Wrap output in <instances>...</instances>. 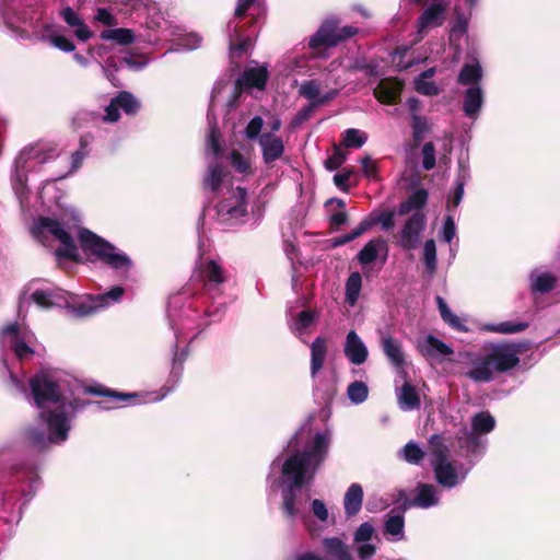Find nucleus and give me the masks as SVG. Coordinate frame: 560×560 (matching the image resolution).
I'll return each instance as SVG.
<instances>
[{"label":"nucleus","mask_w":560,"mask_h":560,"mask_svg":"<svg viewBox=\"0 0 560 560\" xmlns=\"http://www.w3.org/2000/svg\"><path fill=\"white\" fill-rule=\"evenodd\" d=\"M125 293V290L122 287L116 285L113 287L109 291L96 294V295H89L88 302L80 303L75 306V313L78 316H88L100 308H103L109 304V301L117 302Z\"/></svg>","instance_id":"9b49d317"},{"label":"nucleus","mask_w":560,"mask_h":560,"mask_svg":"<svg viewBox=\"0 0 560 560\" xmlns=\"http://www.w3.org/2000/svg\"><path fill=\"white\" fill-rule=\"evenodd\" d=\"M465 178L462 176H458L456 179V187L453 192L452 198L448 200L447 208L451 210V208H457L463 199L464 196V186H465Z\"/></svg>","instance_id":"bf43d9fd"},{"label":"nucleus","mask_w":560,"mask_h":560,"mask_svg":"<svg viewBox=\"0 0 560 560\" xmlns=\"http://www.w3.org/2000/svg\"><path fill=\"white\" fill-rule=\"evenodd\" d=\"M83 393L89 394V395H94V396L107 397V398H112V399H115L118 401H128V400L138 398V394H136V393H131V394L120 393V392L105 387L100 384L85 386L83 388Z\"/></svg>","instance_id":"c756f323"},{"label":"nucleus","mask_w":560,"mask_h":560,"mask_svg":"<svg viewBox=\"0 0 560 560\" xmlns=\"http://www.w3.org/2000/svg\"><path fill=\"white\" fill-rule=\"evenodd\" d=\"M140 108L141 103L132 93L120 91L105 107L103 120L110 124L117 122L120 118L119 109L124 110L127 115H137Z\"/></svg>","instance_id":"6e6552de"},{"label":"nucleus","mask_w":560,"mask_h":560,"mask_svg":"<svg viewBox=\"0 0 560 560\" xmlns=\"http://www.w3.org/2000/svg\"><path fill=\"white\" fill-rule=\"evenodd\" d=\"M483 103L482 91L479 86H472L466 90L464 95L463 110L467 117L476 116L481 109Z\"/></svg>","instance_id":"cd10ccee"},{"label":"nucleus","mask_w":560,"mask_h":560,"mask_svg":"<svg viewBox=\"0 0 560 560\" xmlns=\"http://www.w3.org/2000/svg\"><path fill=\"white\" fill-rule=\"evenodd\" d=\"M363 502V489L359 483H352L346 491L343 499L345 513L348 517L357 515Z\"/></svg>","instance_id":"5701e85b"},{"label":"nucleus","mask_w":560,"mask_h":560,"mask_svg":"<svg viewBox=\"0 0 560 560\" xmlns=\"http://www.w3.org/2000/svg\"><path fill=\"white\" fill-rule=\"evenodd\" d=\"M259 144L261 147L262 160L266 164L273 163L284 153L282 139L271 132L260 135Z\"/></svg>","instance_id":"4468645a"},{"label":"nucleus","mask_w":560,"mask_h":560,"mask_svg":"<svg viewBox=\"0 0 560 560\" xmlns=\"http://www.w3.org/2000/svg\"><path fill=\"white\" fill-rule=\"evenodd\" d=\"M31 299L42 308L48 310L55 305H59V302L54 300V294H50L48 290H35L32 293Z\"/></svg>","instance_id":"09e8293b"},{"label":"nucleus","mask_w":560,"mask_h":560,"mask_svg":"<svg viewBox=\"0 0 560 560\" xmlns=\"http://www.w3.org/2000/svg\"><path fill=\"white\" fill-rule=\"evenodd\" d=\"M327 354V339L318 336L311 345V374L315 377L323 369Z\"/></svg>","instance_id":"412c9836"},{"label":"nucleus","mask_w":560,"mask_h":560,"mask_svg":"<svg viewBox=\"0 0 560 560\" xmlns=\"http://www.w3.org/2000/svg\"><path fill=\"white\" fill-rule=\"evenodd\" d=\"M382 349L387 359L396 368H402L405 364V355L401 345L398 340L387 335L382 338Z\"/></svg>","instance_id":"a878e982"},{"label":"nucleus","mask_w":560,"mask_h":560,"mask_svg":"<svg viewBox=\"0 0 560 560\" xmlns=\"http://www.w3.org/2000/svg\"><path fill=\"white\" fill-rule=\"evenodd\" d=\"M88 142L84 138L80 139V148L71 154V168L73 171L82 166L83 160L88 155Z\"/></svg>","instance_id":"4d7b16f0"},{"label":"nucleus","mask_w":560,"mask_h":560,"mask_svg":"<svg viewBox=\"0 0 560 560\" xmlns=\"http://www.w3.org/2000/svg\"><path fill=\"white\" fill-rule=\"evenodd\" d=\"M300 94L312 102L316 101L319 95V86L317 82L314 80L305 81L300 89Z\"/></svg>","instance_id":"e2e57ef3"},{"label":"nucleus","mask_w":560,"mask_h":560,"mask_svg":"<svg viewBox=\"0 0 560 560\" xmlns=\"http://www.w3.org/2000/svg\"><path fill=\"white\" fill-rule=\"evenodd\" d=\"M230 162L232 167L241 174H249L252 173V166L248 161L241 152L237 150H232L230 154Z\"/></svg>","instance_id":"de8ad7c7"},{"label":"nucleus","mask_w":560,"mask_h":560,"mask_svg":"<svg viewBox=\"0 0 560 560\" xmlns=\"http://www.w3.org/2000/svg\"><path fill=\"white\" fill-rule=\"evenodd\" d=\"M185 359H186V352H184V351L180 354H177V353L175 354V357L173 359V368H172V371L170 374V380H168V382H172L173 384L171 386L164 385L161 388V392H162L161 398L165 397L171 392H173L174 387L178 384V382L182 377Z\"/></svg>","instance_id":"2f4dec72"},{"label":"nucleus","mask_w":560,"mask_h":560,"mask_svg":"<svg viewBox=\"0 0 560 560\" xmlns=\"http://www.w3.org/2000/svg\"><path fill=\"white\" fill-rule=\"evenodd\" d=\"M427 215L422 211L413 212L405 222L400 237L399 246L405 250H412L418 247L422 231L425 228Z\"/></svg>","instance_id":"9d476101"},{"label":"nucleus","mask_w":560,"mask_h":560,"mask_svg":"<svg viewBox=\"0 0 560 560\" xmlns=\"http://www.w3.org/2000/svg\"><path fill=\"white\" fill-rule=\"evenodd\" d=\"M468 21L463 14H457L456 21L451 28L450 43L453 44L455 36H462L467 32Z\"/></svg>","instance_id":"13d9d810"},{"label":"nucleus","mask_w":560,"mask_h":560,"mask_svg":"<svg viewBox=\"0 0 560 560\" xmlns=\"http://www.w3.org/2000/svg\"><path fill=\"white\" fill-rule=\"evenodd\" d=\"M343 351L348 360L355 365L363 364L369 355L365 345L354 330L348 332Z\"/></svg>","instance_id":"dca6fc26"},{"label":"nucleus","mask_w":560,"mask_h":560,"mask_svg":"<svg viewBox=\"0 0 560 560\" xmlns=\"http://www.w3.org/2000/svg\"><path fill=\"white\" fill-rule=\"evenodd\" d=\"M329 448V441L324 433L314 435L311 450L298 452L285 459L282 465V475L291 478L290 485L282 491V511L289 518H294L299 514L296 508V491L305 483V476L310 467L313 471L310 478L325 460Z\"/></svg>","instance_id":"f257e3e1"},{"label":"nucleus","mask_w":560,"mask_h":560,"mask_svg":"<svg viewBox=\"0 0 560 560\" xmlns=\"http://www.w3.org/2000/svg\"><path fill=\"white\" fill-rule=\"evenodd\" d=\"M495 420L487 411L478 412L474 416L471 427L477 434H487L494 429Z\"/></svg>","instance_id":"72a5a7b5"},{"label":"nucleus","mask_w":560,"mask_h":560,"mask_svg":"<svg viewBox=\"0 0 560 560\" xmlns=\"http://www.w3.org/2000/svg\"><path fill=\"white\" fill-rule=\"evenodd\" d=\"M435 480L444 488H454L458 483V474L450 462L438 463L433 466Z\"/></svg>","instance_id":"393cba45"},{"label":"nucleus","mask_w":560,"mask_h":560,"mask_svg":"<svg viewBox=\"0 0 560 560\" xmlns=\"http://www.w3.org/2000/svg\"><path fill=\"white\" fill-rule=\"evenodd\" d=\"M357 33V27L351 25L341 27L338 20L329 19L323 22L316 33L310 38L308 47L312 49L335 47Z\"/></svg>","instance_id":"423d86ee"},{"label":"nucleus","mask_w":560,"mask_h":560,"mask_svg":"<svg viewBox=\"0 0 560 560\" xmlns=\"http://www.w3.org/2000/svg\"><path fill=\"white\" fill-rule=\"evenodd\" d=\"M448 2L446 0H433L432 3L417 19V33L420 39L429 28L442 26L446 20Z\"/></svg>","instance_id":"1a4fd4ad"},{"label":"nucleus","mask_w":560,"mask_h":560,"mask_svg":"<svg viewBox=\"0 0 560 560\" xmlns=\"http://www.w3.org/2000/svg\"><path fill=\"white\" fill-rule=\"evenodd\" d=\"M424 456L423 450L413 441H409L401 450L402 459L412 465H419Z\"/></svg>","instance_id":"58836bf2"},{"label":"nucleus","mask_w":560,"mask_h":560,"mask_svg":"<svg viewBox=\"0 0 560 560\" xmlns=\"http://www.w3.org/2000/svg\"><path fill=\"white\" fill-rule=\"evenodd\" d=\"M420 351L424 357L428 358L450 355L454 352L450 346L432 335L425 337L423 343L420 345Z\"/></svg>","instance_id":"bb28decb"},{"label":"nucleus","mask_w":560,"mask_h":560,"mask_svg":"<svg viewBox=\"0 0 560 560\" xmlns=\"http://www.w3.org/2000/svg\"><path fill=\"white\" fill-rule=\"evenodd\" d=\"M30 388L35 405L40 409L48 404H63L58 383L46 375L36 374L31 377Z\"/></svg>","instance_id":"0eeeda50"},{"label":"nucleus","mask_w":560,"mask_h":560,"mask_svg":"<svg viewBox=\"0 0 560 560\" xmlns=\"http://www.w3.org/2000/svg\"><path fill=\"white\" fill-rule=\"evenodd\" d=\"M404 82L398 78L381 79L374 89L375 98L386 105H395L400 102Z\"/></svg>","instance_id":"ddd939ff"},{"label":"nucleus","mask_w":560,"mask_h":560,"mask_svg":"<svg viewBox=\"0 0 560 560\" xmlns=\"http://www.w3.org/2000/svg\"><path fill=\"white\" fill-rule=\"evenodd\" d=\"M28 441L38 448H44L47 443L55 442L54 436H47L46 433L39 429L31 428L26 431Z\"/></svg>","instance_id":"8fccbe9b"},{"label":"nucleus","mask_w":560,"mask_h":560,"mask_svg":"<svg viewBox=\"0 0 560 560\" xmlns=\"http://www.w3.org/2000/svg\"><path fill=\"white\" fill-rule=\"evenodd\" d=\"M269 78V72L266 67L248 68L245 69L243 74L238 78L240 81L248 89L265 90Z\"/></svg>","instance_id":"6ab92c4d"},{"label":"nucleus","mask_w":560,"mask_h":560,"mask_svg":"<svg viewBox=\"0 0 560 560\" xmlns=\"http://www.w3.org/2000/svg\"><path fill=\"white\" fill-rule=\"evenodd\" d=\"M19 360H25L34 354V350L21 338L10 345Z\"/></svg>","instance_id":"6e6d98bb"},{"label":"nucleus","mask_w":560,"mask_h":560,"mask_svg":"<svg viewBox=\"0 0 560 560\" xmlns=\"http://www.w3.org/2000/svg\"><path fill=\"white\" fill-rule=\"evenodd\" d=\"M397 399L400 409L405 411L419 409L421 406L419 392L417 387L409 382L404 383L398 389Z\"/></svg>","instance_id":"f3484780"},{"label":"nucleus","mask_w":560,"mask_h":560,"mask_svg":"<svg viewBox=\"0 0 560 560\" xmlns=\"http://www.w3.org/2000/svg\"><path fill=\"white\" fill-rule=\"evenodd\" d=\"M347 160V154L340 149L339 145L334 144L332 154L324 162V166L327 171L338 170Z\"/></svg>","instance_id":"3c124183"},{"label":"nucleus","mask_w":560,"mask_h":560,"mask_svg":"<svg viewBox=\"0 0 560 560\" xmlns=\"http://www.w3.org/2000/svg\"><path fill=\"white\" fill-rule=\"evenodd\" d=\"M264 126V119L260 116H254L245 128V135L248 139H256L259 137Z\"/></svg>","instance_id":"052dcab7"},{"label":"nucleus","mask_w":560,"mask_h":560,"mask_svg":"<svg viewBox=\"0 0 560 560\" xmlns=\"http://www.w3.org/2000/svg\"><path fill=\"white\" fill-rule=\"evenodd\" d=\"M60 14L69 26L75 27L74 34L78 39L86 42L93 36V33L90 31L88 25L72 8L67 7L62 9Z\"/></svg>","instance_id":"aec40b11"},{"label":"nucleus","mask_w":560,"mask_h":560,"mask_svg":"<svg viewBox=\"0 0 560 560\" xmlns=\"http://www.w3.org/2000/svg\"><path fill=\"white\" fill-rule=\"evenodd\" d=\"M520 364V358L510 353L504 343H498L482 357L472 362V368L464 375L476 383H489L494 380V372L505 373Z\"/></svg>","instance_id":"f03ea898"},{"label":"nucleus","mask_w":560,"mask_h":560,"mask_svg":"<svg viewBox=\"0 0 560 560\" xmlns=\"http://www.w3.org/2000/svg\"><path fill=\"white\" fill-rule=\"evenodd\" d=\"M326 552L336 560H352L350 548L338 537H329L323 540Z\"/></svg>","instance_id":"c85d7f7f"},{"label":"nucleus","mask_w":560,"mask_h":560,"mask_svg":"<svg viewBox=\"0 0 560 560\" xmlns=\"http://www.w3.org/2000/svg\"><path fill=\"white\" fill-rule=\"evenodd\" d=\"M423 262L425 272L430 276L436 271V246L433 238L427 240L423 246Z\"/></svg>","instance_id":"c9c22d12"},{"label":"nucleus","mask_w":560,"mask_h":560,"mask_svg":"<svg viewBox=\"0 0 560 560\" xmlns=\"http://www.w3.org/2000/svg\"><path fill=\"white\" fill-rule=\"evenodd\" d=\"M226 175L228 172L220 163L214 162L209 164L202 180L203 188L210 189L212 192L217 194L221 189Z\"/></svg>","instance_id":"b1692460"},{"label":"nucleus","mask_w":560,"mask_h":560,"mask_svg":"<svg viewBox=\"0 0 560 560\" xmlns=\"http://www.w3.org/2000/svg\"><path fill=\"white\" fill-rule=\"evenodd\" d=\"M430 444L432 447V466L438 465V463L447 462L448 456V447L443 443L442 438L438 434L432 435L430 439Z\"/></svg>","instance_id":"4c0bfd02"},{"label":"nucleus","mask_w":560,"mask_h":560,"mask_svg":"<svg viewBox=\"0 0 560 560\" xmlns=\"http://www.w3.org/2000/svg\"><path fill=\"white\" fill-rule=\"evenodd\" d=\"M373 534L374 527L368 522L362 523L354 533V541H369L372 538Z\"/></svg>","instance_id":"338daca9"},{"label":"nucleus","mask_w":560,"mask_h":560,"mask_svg":"<svg viewBox=\"0 0 560 560\" xmlns=\"http://www.w3.org/2000/svg\"><path fill=\"white\" fill-rule=\"evenodd\" d=\"M348 397L354 404L363 402L369 395V389L365 383L355 381L348 386Z\"/></svg>","instance_id":"a18cd8bd"},{"label":"nucleus","mask_w":560,"mask_h":560,"mask_svg":"<svg viewBox=\"0 0 560 560\" xmlns=\"http://www.w3.org/2000/svg\"><path fill=\"white\" fill-rule=\"evenodd\" d=\"M412 137L416 142L423 140L424 133L429 130L427 118L418 114L411 115Z\"/></svg>","instance_id":"49530a36"},{"label":"nucleus","mask_w":560,"mask_h":560,"mask_svg":"<svg viewBox=\"0 0 560 560\" xmlns=\"http://www.w3.org/2000/svg\"><path fill=\"white\" fill-rule=\"evenodd\" d=\"M40 417L47 422L48 429L54 436L55 442L65 441L68 438L70 425L66 411V405L61 404L57 409L43 411Z\"/></svg>","instance_id":"f8f14e48"},{"label":"nucleus","mask_w":560,"mask_h":560,"mask_svg":"<svg viewBox=\"0 0 560 560\" xmlns=\"http://www.w3.org/2000/svg\"><path fill=\"white\" fill-rule=\"evenodd\" d=\"M557 279L550 272H545L535 279L532 284V290L534 292L547 293L556 288Z\"/></svg>","instance_id":"37998d69"},{"label":"nucleus","mask_w":560,"mask_h":560,"mask_svg":"<svg viewBox=\"0 0 560 560\" xmlns=\"http://www.w3.org/2000/svg\"><path fill=\"white\" fill-rule=\"evenodd\" d=\"M529 324L526 322H502L489 325L488 330L497 334H516L526 330Z\"/></svg>","instance_id":"a19ab883"},{"label":"nucleus","mask_w":560,"mask_h":560,"mask_svg":"<svg viewBox=\"0 0 560 560\" xmlns=\"http://www.w3.org/2000/svg\"><path fill=\"white\" fill-rule=\"evenodd\" d=\"M353 168H345L343 172L338 173L334 176V184L343 192H348L350 190V186L348 185V180L353 175Z\"/></svg>","instance_id":"680f3d73"},{"label":"nucleus","mask_w":560,"mask_h":560,"mask_svg":"<svg viewBox=\"0 0 560 560\" xmlns=\"http://www.w3.org/2000/svg\"><path fill=\"white\" fill-rule=\"evenodd\" d=\"M362 287V277L359 272H352L346 281V301L353 306L359 299Z\"/></svg>","instance_id":"f704fd0d"},{"label":"nucleus","mask_w":560,"mask_h":560,"mask_svg":"<svg viewBox=\"0 0 560 560\" xmlns=\"http://www.w3.org/2000/svg\"><path fill=\"white\" fill-rule=\"evenodd\" d=\"M248 192L245 187L237 186L231 196L219 201L215 206L217 217L220 223L235 226L245 222L248 215Z\"/></svg>","instance_id":"39448f33"},{"label":"nucleus","mask_w":560,"mask_h":560,"mask_svg":"<svg viewBox=\"0 0 560 560\" xmlns=\"http://www.w3.org/2000/svg\"><path fill=\"white\" fill-rule=\"evenodd\" d=\"M103 40H112L119 45H130L135 42L133 32L129 28L104 30L100 35Z\"/></svg>","instance_id":"473e14b6"},{"label":"nucleus","mask_w":560,"mask_h":560,"mask_svg":"<svg viewBox=\"0 0 560 560\" xmlns=\"http://www.w3.org/2000/svg\"><path fill=\"white\" fill-rule=\"evenodd\" d=\"M362 172L369 178H377L378 166L370 155H365L361 159Z\"/></svg>","instance_id":"69168bd1"},{"label":"nucleus","mask_w":560,"mask_h":560,"mask_svg":"<svg viewBox=\"0 0 560 560\" xmlns=\"http://www.w3.org/2000/svg\"><path fill=\"white\" fill-rule=\"evenodd\" d=\"M417 491L418 493L413 503H416L418 508L428 509L438 504L439 499L432 485L420 482L417 487Z\"/></svg>","instance_id":"7c9ffc66"},{"label":"nucleus","mask_w":560,"mask_h":560,"mask_svg":"<svg viewBox=\"0 0 560 560\" xmlns=\"http://www.w3.org/2000/svg\"><path fill=\"white\" fill-rule=\"evenodd\" d=\"M198 272L201 281L203 282V287L209 290L226 281L223 268L213 259H209L205 264H201L198 267Z\"/></svg>","instance_id":"2eb2a0df"},{"label":"nucleus","mask_w":560,"mask_h":560,"mask_svg":"<svg viewBox=\"0 0 560 560\" xmlns=\"http://www.w3.org/2000/svg\"><path fill=\"white\" fill-rule=\"evenodd\" d=\"M482 75L481 67L476 65H465L458 74V83L462 85H469L477 83Z\"/></svg>","instance_id":"e433bc0d"},{"label":"nucleus","mask_w":560,"mask_h":560,"mask_svg":"<svg viewBox=\"0 0 560 560\" xmlns=\"http://www.w3.org/2000/svg\"><path fill=\"white\" fill-rule=\"evenodd\" d=\"M429 198V192L424 188L416 189L411 195L408 196L406 200L400 202L397 213L399 215H407L410 212L422 211V209L427 206Z\"/></svg>","instance_id":"a211bd4d"},{"label":"nucleus","mask_w":560,"mask_h":560,"mask_svg":"<svg viewBox=\"0 0 560 560\" xmlns=\"http://www.w3.org/2000/svg\"><path fill=\"white\" fill-rule=\"evenodd\" d=\"M368 137L359 129L350 128L342 133L341 144L346 148L359 149L364 145Z\"/></svg>","instance_id":"ea45409f"},{"label":"nucleus","mask_w":560,"mask_h":560,"mask_svg":"<svg viewBox=\"0 0 560 560\" xmlns=\"http://www.w3.org/2000/svg\"><path fill=\"white\" fill-rule=\"evenodd\" d=\"M405 517L402 514L389 515L384 524V533L392 536H399L404 533Z\"/></svg>","instance_id":"c03bdc74"},{"label":"nucleus","mask_w":560,"mask_h":560,"mask_svg":"<svg viewBox=\"0 0 560 560\" xmlns=\"http://www.w3.org/2000/svg\"><path fill=\"white\" fill-rule=\"evenodd\" d=\"M395 212L394 211H383V212H371L368 218L371 222V225L381 224L382 230L390 231L395 226Z\"/></svg>","instance_id":"79ce46f5"},{"label":"nucleus","mask_w":560,"mask_h":560,"mask_svg":"<svg viewBox=\"0 0 560 560\" xmlns=\"http://www.w3.org/2000/svg\"><path fill=\"white\" fill-rule=\"evenodd\" d=\"M50 43L58 49L71 52L75 49V45L69 38L63 35H52L50 36Z\"/></svg>","instance_id":"0e129e2a"},{"label":"nucleus","mask_w":560,"mask_h":560,"mask_svg":"<svg viewBox=\"0 0 560 560\" xmlns=\"http://www.w3.org/2000/svg\"><path fill=\"white\" fill-rule=\"evenodd\" d=\"M415 90L425 96H436L440 93V89L433 81L423 80L422 78H416Z\"/></svg>","instance_id":"864d4df0"},{"label":"nucleus","mask_w":560,"mask_h":560,"mask_svg":"<svg viewBox=\"0 0 560 560\" xmlns=\"http://www.w3.org/2000/svg\"><path fill=\"white\" fill-rule=\"evenodd\" d=\"M32 233L43 244H45L49 236L59 241L61 246L55 250L57 258L68 259L73 262L81 261L78 246L61 221L39 215L34 222Z\"/></svg>","instance_id":"7ed1b4c3"},{"label":"nucleus","mask_w":560,"mask_h":560,"mask_svg":"<svg viewBox=\"0 0 560 560\" xmlns=\"http://www.w3.org/2000/svg\"><path fill=\"white\" fill-rule=\"evenodd\" d=\"M504 346L508 348L510 353H514V357H518L529 349H532L533 345L529 340H522L517 342H503Z\"/></svg>","instance_id":"774afa93"},{"label":"nucleus","mask_w":560,"mask_h":560,"mask_svg":"<svg viewBox=\"0 0 560 560\" xmlns=\"http://www.w3.org/2000/svg\"><path fill=\"white\" fill-rule=\"evenodd\" d=\"M221 132L217 127H212L208 133L207 138V148L212 152V154L218 158L222 155V147H221Z\"/></svg>","instance_id":"603ef678"},{"label":"nucleus","mask_w":560,"mask_h":560,"mask_svg":"<svg viewBox=\"0 0 560 560\" xmlns=\"http://www.w3.org/2000/svg\"><path fill=\"white\" fill-rule=\"evenodd\" d=\"M78 240L81 249L85 254H91L95 259L103 261L114 269H129L131 267L130 258L124 253H115L116 247L98 236L86 228H81L78 232Z\"/></svg>","instance_id":"20e7f679"},{"label":"nucleus","mask_w":560,"mask_h":560,"mask_svg":"<svg viewBox=\"0 0 560 560\" xmlns=\"http://www.w3.org/2000/svg\"><path fill=\"white\" fill-rule=\"evenodd\" d=\"M422 166L425 171L435 166V147L432 142H427L422 147Z\"/></svg>","instance_id":"5fc2aeb1"},{"label":"nucleus","mask_w":560,"mask_h":560,"mask_svg":"<svg viewBox=\"0 0 560 560\" xmlns=\"http://www.w3.org/2000/svg\"><path fill=\"white\" fill-rule=\"evenodd\" d=\"M381 248H383L385 252V256L383 259V261H385L387 257V245L386 242L381 237L373 238L363 246V248L357 255L358 261L362 266L372 264L373 261L376 260Z\"/></svg>","instance_id":"4be33fe9"}]
</instances>
